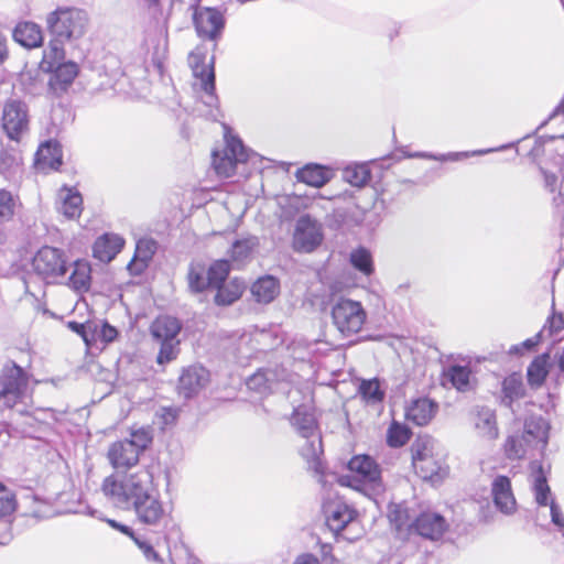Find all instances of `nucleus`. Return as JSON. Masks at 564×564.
<instances>
[{
  "label": "nucleus",
  "mask_w": 564,
  "mask_h": 564,
  "mask_svg": "<svg viewBox=\"0 0 564 564\" xmlns=\"http://www.w3.org/2000/svg\"><path fill=\"white\" fill-rule=\"evenodd\" d=\"M412 528L422 538L437 541L446 532L448 523L442 514L426 511L415 519Z\"/></svg>",
  "instance_id": "20"
},
{
  "label": "nucleus",
  "mask_w": 564,
  "mask_h": 564,
  "mask_svg": "<svg viewBox=\"0 0 564 564\" xmlns=\"http://www.w3.org/2000/svg\"><path fill=\"white\" fill-rule=\"evenodd\" d=\"M291 421L303 438H311V436L318 434L314 414L304 408L295 409Z\"/></svg>",
  "instance_id": "35"
},
{
  "label": "nucleus",
  "mask_w": 564,
  "mask_h": 564,
  "mask_svg": "<svg viewBox=\"0 0 564 564\" xmlns=\"http://www.w3.org/2000/svg\"><path fill=\"white\" fill-rule=\"evenodd\" d=\"M562 324H563V319L561 317L552 318V321L550 322L551 333L558 332L562 327Z\"/></svg>",
  "instance_id": "64"
},
{
  "label": "nucleus",
  "mask_w": 564,
  "mask_h": 564,
  "mask_svg": "<svg viewBox=\"0 0 564 564\" xmlns=\"http://www.w3.org/2000/svg\"><path fill=\"white\" fill-rule=\"evenodd\" d=\"M8 58L7 39L0 33V64Z\"/></svg>",
  "instance_id": "62"
},
{
  "label": "nucleus",
  "mask_w": 564,
  "mask_h": 564,
  "mask_svg": "<svg viewBox=\"0 0 564 564\" xmlns=\"http://www.w3.org/2000/svg\"><path fill=\"white\" fill-rule=\"evenodd\" d=\"M105 521L115 530H118L119 532H121L122 534L129 536L133 542L135 541V539L139 536V534H137L134 532V530L127 525V524H122L113 519H105Z\"/></svg>",
  "instance_id": "57"
},
{
  "label": "nucleus",
  "mask_w": 564,
  "mask_h": 564,
  "mask_svg": "<svg viewBox=\"0 0 564 564\" xmlns=\"http://www.w3.org/2000/svg\"><path fill=\"white\" fill-rule=\"evenodd\" d=\"M17 508L15 495L0 482V518L10 516Z\"/></svg>",
  "instance_id": "52"
},
{
  "label": "nucleus",
  "mask_w": 564,
  "mask_h": 564,
  "mask_svg": "<svg viewBox=\"0 0 564 564\" xmlns=\"http://www.w3.org/2000/svg\"><path fill=\"white\" fill-rule=\"evenodd\" d=\"M181 329V322L170 315H161L153 321L150 333L153 339L161 345L156 357L158 364L164 365L176 358L180 345L177 336Z\"/></svg>",
  "instance_id": "8"
},
{
  "label": "nucleus",
  "mask_w": 564,
  "mask_h": 564,
  "mask_svg": "<svg viewBox=\"0 0 564 564\" xmlns=\"http://www.w3.org/2000/svg\"><path fill=\"white\" fill-rule=\"evenodd\" d=\"M36 162L57 170L62 165L59 145L53 141H46L43 143L36 152Z\"/></svg>",
  "instance_id": "38"
},
{
  "label": "nucleus",
  "mask_w": 564,
  "mask_h": 564,
  "mask_svg": "<svg viewBox=\"0 0 564 564\" xmlns=\"http://www.w3.org/2000/svg\"><path fill=\"white\" fill-rule=\"evenodd\" d=\"M200 87V95L196 101L195 110L199 116L206 117L210 120H217L220 116L219 100L215 94V79H212L210 88L207 82L198 83Z\"/></svg>",
  "instance_id": "25"
},
{
  "label": "nucleus",
  "mask_w": 564,
  "mask_h": 564,
  "mask_svg": "<svg viewBox=\"0 0 564 564\" xmlns=\"http://www.w3.org/2000/svg\"><path fill=\"white\" fill-rule=\"evenodd\" d=\"M406 158L411 159H426V160H433L434 154L429 152H408L405 153Z\"/></svg>",
  "instance_id": "63"
},
{
  "label": "nucleus",
  "mask_w": 564,
  "mask_h": 564,
  "mask_svg": "<svg viewBox=\"0 0 564 564\" xmlns=\"http://www.w3.org/2000/svg\"><path fill=\"white\" fill-rule=\"evenodd\" d=\"M524 395L525 388L520 373L513 372L503 379L500 397V403L502 405L511 409L513 402L522 399Z\"/></svg>",
  "instance_id": "29"
},
{
  "label": "nucleus",
  "mask_w": 564,
  "mask_h": 564,
  "mask_svg": "<svg viewBox=\"0 0 564 564\" xmlns=\"http://www.w3.org/2000/svg\"><path fill=\"white\" fill-rule=\"evenodd\" d=\"M550 514H551V521L552 523L558 529L560 532H562V535L564 536V514L556 501H551L550 505Z\"/></svg>",
  "instance_id": "56"
},
{
  "label": "nucleus",
  "mask_w": 564,
  "mask_h": 564,
  "mask_svg": "<svg viewBox=\"0 0 564 564\" xmlns=\"http://www.w3.org/2000/svg\"><path fill=\"white\" fill-rule=\"evenodd\" d=\"M348 469L359 482L360 490L370 497L380 495L384 490L381 468L369 455H356L348 462Z\"/></svg>",
  "instance_id": "11"
},
{
  "label": "nucleus",
  "mask_w": 564,
  "mask_h": 564,
  "mask_svg": "<svg viewBox=\"0 0 564 564\" xmlns=\"http://www.w3.org/2000/svg\"><path fill=\"white\" fill-rule=\"evenodd\" d=\"M280 292L279 280L272 275L259 278L251 288V293L259 303L272 302Z\"/></svg>",
  "instance_id": "33"
},
{
  "label": "nucleus",
  "mask_w": 564,
  "mask_h": 564,
  "mask_svg": "<svg viewBox=\"0 0 564 564\" xmlns=\"http://www.w3.org/2000/svg\"><path fill=\"white\" fill-rule=\"evenodd\" d=\"M62 199L58 210L67 218L78 217L82 213L83 198L79 193L65 189L59 194Z\"/></svg>",
  "instance_id": "43"
},
{
  "label": "nucleus",
  "mask_w": 564,
  "mask_h": 564,
  "mask_svg": "<svg viewBox=\"0 0 564 564\" xmlns=\"http://www.w3.org/2000/svg\"><path fill=\"white\" fill-rule=\"evenodd\" d=\"M544 180V187L553 195L552 202L555 214L562 218L564 224V161L558 158L552 166H541Z\"/></svg>",
  "instance_id": "15"
},
{
  "label": "nucleus",
  "mask_w": 564,
  "mask_h": 564,
  "mask_svg": "<svg viewBox=\"0 0 564 564\" xmlns=\"http://www.w3.org/2000/svg\"><path fill=\"white\" fill-rule=\"evenodd\" d=\"M333 176L334 172L330 167L315 163L306 164L296 172V178L300 182L317 188L328 183Z\"/></svg>",
  "instance_id": "27"
},
{
  "label": "nucleus",
  "mask_w": 564,
  "mask_h": 564,
  "mask_svg": "<svg viewBox=\"0 0 564 564\" xmlns=\"http://www.w3.org/2000/svg\"><path fill=\"white\" fill-rule=\"evenodd\" d=\"M1 126L10 140L20 141L29 132L28 105L19 99L7 100L2 108Z\"/></svg>",
  "instance_id": "12"
},
{
  "label": "nucleus",
  "mask_w": 564,
  "mask_h": 564,
  "mask_svg": "<svg viewBox=\"0 0 564 564\" xmlns=\"http://www.w3.org/2000/svg\"><path fill=\"white\" fill-rule=\"evenodd\" d=\"M69 327L76 332L77 334H79L83 339L88 344L89 339H88V336H87V333H86V327L84 324H79V323H76V322H70L69 323Z\"/></svg>",
  "instance_id": "61"
},
{
  "label": "nucleus",
  "mask_w": 564,
  "mask_h": 564,
  "mask_svg": "<svg viewBox=\"0 0 564 564\" xmlns=\"http://www.w3.org/2000/svg\"><path fill=\"white\" fill-rule=\"evenodd\" d=\"M413 468L425 480L437 481L445 474V469L434 455L413 464Z\"/></svg>",
  "instance_id": "40"
},
{
  "label": "nucleus",
  "mask_w": 564,
  "mask_h": 564,
  "mask_svg": "<svg viewBox=\"0 0 564 564\" xmlns=\"http://www.w3.org/2000/svg\"><path fill=\"white\" fill-rule=\"evenodd\" d=\"M215 289L217 290L215 295L216 304L225 306L232 304L241 296L245 290V283L238 279H234Z\"/></svg>",
  "instance_id": "37"
},
{
  "label": "nucleus",
  "mask_w": 564,
  "mask_h": 564,
  "mask_svg": "<svg viewBox=\"0 0 564 564\" xmlns=\"http://www.w3.org/2000/svg\"><path fill=\"white\" fill-rule=\"evenodd\" d=\"M563 124L564 123V97L560 101V104L553 109V111L549 115V117L540 123L538 130L542 129L549 123Z\"/></svg>",
  "instance_id": "55"
},
{
  "label": "nucleus",
  "mask_w": 564,
  "mask_h": 564,
  "mask_svg": "<svg viewBox=\"0 0 564 564\" xmlns=\"http://www.w3.org/2000/svg\"><path fill=\"white\" fill-rule=\"evenodd\" d=\"M330 316L335 328L346 338L360 333L367 321V312L362 304L344 296L333 303Z\"/></svg>",
  "instance_id": "6"
},
{
  "label": "nucleus",
  "mask_w": 564,
  "mask_h": 564,
  "mask_svg": "<svg viewBox=\"0 0 564 564\" xmlns=\"http://www.w3.org/2000/svg\"><path fill=\"white\" fill-rule=\"evenodd\" d=\"M209 381V372L202 366H191L178 380V392L188 399L197 394Z\"/></svg>",
  "instance_id": "23"
},
{
  "label": "nucleus",
  "mask_w": 564,
  "mask_h": 564,
  "mask_svg": "<svg viewBox=\"0 0 564 564\" xmlns=\"http://www.w3.org/2000/svg\"><path fill=\"white\" fill-rule=\"evenodd\" d=\"M529 481L531 490L534 496V501L539 507H546L551 501H555L551 488L547 484L546 471L539 460H533L530 464Z\"/></svg>",
  "instance_id": "21"
},
{
  "label": "nucleus",
  "mask_w": 564,
  "mask_h": 564,
  "mask_svg": "<svg viewBox=\"0 0 564 564\" xmlns=\"http://www.w3.org/2000/svg\"><path fill=\"white\" fill-rule=\"evenodd\" d=\"M294 564H321L318 558L312 554H302L296 557Z\"/></svg>",
  "instance_id": "60"
},
{
  "label": "nucleus",
  "mask_w": 564,
  "mask_h": 564,
  "mask_svg": "<svg viewBox=\"0 0 564 564\" xmlns=\"http://www.w3.org/2000/svg\"><path fill=\"white\" fill-rule=\"evenodd\" d=\"M123 238L116 234H105L97 238L93 246V254L101 262H110L122 249Z\"/></svg>",
  "instance_id": "26"
},
{
  "label": "nucleus",
  "mask_w": 564,
  "mask_h": 564,
  "mask_svg": "<svg viewBox=\"0 0 564 564\" xmlns=\"http://www.w3.org/2000/svg\"><path fill=\"white\" fill-rule=\"evenodd\" d=\"M13 39L26 48L39 47L43 42L42 30L36 23L21 22L13 30Z\"/></svg>",
  "instance_id": "31"
},
{
  "label": "nucleus",
  "mask_w": 564,
  "mask_h": 564,
  "mask_svg": "<svg viewBox=\"0 0 564 564\" xmlns=\"http://www.w3.org/2000/svg\"><path fill=\"white\" fill-rule=\"evenodd\" d=\"M550 423L541 415L525 419L523 430L509 435L505 442V454L509 459H522L532 451H544L549 442Z\"/></svg>",
  "instance_id": "4"
},
{
  "label": "nucleus",
  "mask_w": 564,
  "mask_h": 564,
  "mask_svg": "<svg viewBox=\"0 0 564 564\" xmlns=\"http://www.w3.org/2000/svg\"><path fill=\"white\" fill-rule=\"evenodd\" d=\"M259 245L254 236L245 237L236 240L230 249V258L237 263H243L251 257L252 251Z\"/></svg>",
  "instance_id": "42"
},
{
  "label": "nucleus",
  "mask_w": 564,
  "mask_h": 564,
  "mask_svg": "<svg viewBox=\"0 0 564 564\" xmlns=\"http://www.w3.org/2000/svg\"><path fill=\"white\" fill-rule=\"evenodd\" d=\"M469 419L478 437L494 441L499 436L495 410L488 406L476 405L470 410Z\"/></svg>",
  "instance_id": "18"
},
{
  "label": "nucleus",
  "mask_w": 564,
  "mask_h": 564,
  "mask_svg": "<svg viewBox=\"0 0 564 564\" xmlns=\"http://www.w3.org/2000/svg\"><path fill=\"white\" fill-rule=\"evenodd\" d=\"M17 202L12 194L0 189V225L10 221L15 213Z\"/></svg>",
  "instance_id": "50"
},
{
  "label": "nucleus",
  "mask_w": 564,
  "mask_h": 564,
  "mask_svg": "<svg viewBox=\"0 0 564 564\" xmlns=\"http://www.w3.org/2000/svg\"><path fill=\"white\" fill-rule=\"evenodd\" d=\"M550 352L536 356L527 368L528 383L532 389H539L545 382L550 372Z\"/></svg>",
  "instance_id": "32"
},
{
  "label": "nucleus",
  "mask_w": 564,
  "mask_h": 564,
  "mask_svg": "<svg viewBox=\"0 0 564 564\" xmlns=\"http://www.w3.org/2000/svg\"><path fill=\"white\" fill-rule=\"evenodd\" d=\"M544 329L535 334L533 337L525 339L523 343H521V346L523 347V350H532L536 345H539L542 340Z\"/></svg>",
  "instance_id": "59"
},
{
  "label": "nucleus",
  "mask_w": 564,
  "mask_h": 564,
  "mask_svg": "<svg viewBox=\"0 0 564 564\" xmlns=\"http://www.w3.org/2000/svg\"><path fill=\"white\" fill-rule=\"evenodd\" d=\"M118 335V332L117 329L109 325V324H104L101 329H100V337L106 343H110Z\"/></svg>",
  "instance_id": "58"
},
{
  "label": "nucleus",
  "mask_w": 564,
  "mask_h": 564,
  "mask_svg": "<svg viewBox=\"0 0 564 564\" xmlns=\"http://www.w3.org/2000/svg\"><path fill=\"white\" fill-rule=\"evenodd\" d=\"M188 64L197 84L207 82L210 88L212 79H215L214 57H208L204 47H196L188 56Z\"/></svg>",
  "instance_id": "24"
},
{
  "label": "nucleus",
  "mask_w": 564,
  "mask_h": 564,
  "mask_svg": "<svg viewBox=\"0 0 564 564\" xmlns=\"http://www.w3.org/2000/svg\"><path fill=\"white\" fill-rule=\"evenodd\" d=\"M22 170L21 152L13 147L0 150V174L6 178H14Z\"/></svg>",
  "instance_id": "34"
},
{
  "label": "nucleus",
  "mask_w": 564,
  "mask_h": 564,
  "mask_svg": "<svg viewBox=\"0 0 564 564\" xmlns=\"http://www.w3.org/2000/svg\"><path fill=\"white\" fill-rule=\"evenodd\" d=\"M153 435L149 427H140L130 433L129 437L112 442L107 452L109 464L117 469L134 467L140 455L152 444Z\"/></svg>",
  "instance_id": "5"
},
{
  "label": "nucleus",
  "mask_w": 564,
  "mask_h": 564,
  "mask_svg": "<svg viewBox=\"0 0 564 564\" xmlns=\"http://www.w3.org/2000/svg\"><path fill=\"white\" fill-rule=\"evenodd\" d=\"M491 151L492 150H480V151H475V152H448V153H444V154H434L433 160L440 161V162H446V161L456 162V161L467 159L470 155L485 154V153H488Z\"/></svg>",
  "instance_id": "54"
},
{
  "label": "nucleus",
  "mask_w": 564,
  "mask_h": 564,
  "mask_svg": "<svg viewBox=\"0 0 564 564\" xmlns=\"http://www.w3.org/2000/svg\"><path fill=\"white\" fill-rule=\"evenodd\" d=\"M33 272L47 284L64 283L68 271V261L63 250L42 247L32 259Z\"/></svg>",
  "instance_id": "7"
},
{
  "label": "nucleus",
  "mask_w": 564,
  "mask_h": 564,
  "mask_svg": "<svg viewBox=\"0 0 564 564\" xmlns=\"http://www.w3.org/2000/svg\"><path fill=\"white\" fill-rule=\"evenodd\" d=\"M438 411V404L427 397L412 399L405 406V419L417 425H427Z\"/></svg>",
  "instance_id": "22"
},
{
  "label": "nucleus",
  "mask_w": 564,
  "mask_h": 564,
  "mask_svg": "<svg viewBox=\"0 0 564 564\" xmlns=\"http://www.w3.org/2000/svg\"><path fill=\"white\" fill-rule=\"evenodd\" d=\"M0 410L12 409L17 405H23L18 412L25 415V427L21 433L24 436L33 437L35 431L34 423H41L42 419L30 414L26 406L32 401V393L29 390V376L15 362L4 365L0 376Z\"/></svg>",
  "instance_id": "3"
},
{
  "label": "nucleus",
  "mask_w": 564,
  "mask_h": 564,
  "mask_svg": "<svg viewBox=\"0 0 564 564\" xmlns=\"http://www.w3.org/2000/svg\"><path fill=\"white\" fill-rule=\"evenodd\" d=\"M341 176L351 186L362 188L371 180V170L367 163H354L343 170Z\"/></svg>",
  "instance_id": "36"
},
{
  "label": "nucleus",
  "mask_w": 564,
  "mask_h": 564,
  "mask_svg": "<svg viewBox=\"0 0 564 564\" xmlns=\"http://www.w3.org/2000/svg\"><path fill=\"white\" fill-rule=\"evenodd\" d=\"M230 271V264L227 260H219L213 263L208 270H206L210 289L218 288L224 284Z\"/></svg>",
  "instance_id": "49"
},
{
  "label": "nucleus",
  "mask_w": 564,
  "mask_h": 564,
  "mask_svg": "<svg viewBox=\"0 0 564 564\" xmlns=\"http://www.w3.org/2000/svg\"><path fill=\"white\" fill-rule=\"evenodd\" d=\"M187 281L192 292L199 293L206 289H210V283L204 264L192 263L188 269Z\"/></svg>",
  "instance_id": "44"
},
{
  "label": "nucleus",
  "mask_w": 564,
  "mask_h": 564,
  "mask_svg": "<svg viewBox=\"0 0 564 564\" xmlns=\"http://www.w3.org/2000/svg\"><path fill=\"white\" fill-rule=\"evenodd\" d=\"M134 543L148 562L162 563L161 556L155 551L154 545L149 540L139 535L135 539Z\"/></svg>",
  "instance_id": "53"
},
{
  "label": "nucleus",
  "mask_w": 564,
  "mask_h": 564,
  "mask_svg": "<svg viewBox=\"0 0 564 564\" xmlns=\"http://www.w3.org/2000/svg\"><path fill=\"white\" fill-rule=\"evenodd\" d=\"M326 524L336 535L341 534L344 539L352 541L357 536L345 533L346 530L358 525L356 520L357 511L341 500L330 501L324 505Z\"/></svg>",
  "instance_id": "14"
},
{
  "label": "nucleus",
  "mask_w": 564,
  "mask_h": 564,
  "mask_svg": "<svg viewBox=\"0 0 564 564\" xmlns=\"http://www.w3.org/2000/svg\"><path fill=\"white\" fill-rule=\"evenodd\" d=\"M323 240V225L310 215L300 216L292 239L294 251L311 253L322 245Z\"/></svg>",
  "instance_id": "13"
},
{
  "label": "nucleus",
  "mask_w": 564,
  "mask_h": 564,
  "mask_svg": "<svg viewBox=\"0 0 564 564\" xmlns=\"http://www.w3.org/2000/svg\"><path fill=\"white\" fill-rule=\"evenodd\" d=\"M101 491L113 507L133 511L137 521L154 532L162 531L169 523L170 512L154 485L152 471L147 467L109 475L101 484Z\"/></svg>",
  "instance_id": "1"
},
{
  "label": "nucleus",
  "mask_w": 564,
  "mask_h": 564,
  "mask_svg": "<svg viewBox=\"0 0 564 564\" xmlns=\"http://www.w3.org/2000/svg\"><path fill=\"white\" fill-rule=\"evenodd\" d=\"M194 23L200 37L216 41L224 30L225 18L215 8H202L194 15Z\"/></svg>",
  "instance_id": "16"
},
{
  "label": "nucleus",
  "mask_w": 564,
  "mask_h": 564,
  "mask_svg": "<svg viewBox=\"0 0 564 564\" xmlns=\"http://www.w3.org/2000/svg\"><path fill=\"white\" fill-rule=\"evenodd\" d=\"M435 441L430 436L417 437L411 445L412 465L434 455Z\"/></svg>",
  "instance_id": "46"
},
{
  "label": "nucleus",
  "mask_w": 564,
  "mask_h": 564,
  "mask_svg": "<svg viewBox=\"0 0 564 564\" xmlns=\"http://www.w3.org/2000/svg\"><path fill=\"white\" fill-rule=\"evenodd\" d=\"M349 260L351 265L364 275L369 276L375 271L372 256L370 251L364 247L352 250Z\"/></svg>",
  "instance_id": "45"
},
{
  "label": "nucleus",
  "mask_w": 564,
  "mask_h": 564,
  "mask_svg": "<svg viewBox=\"0 0 564 564\" xmlns=\"http://www.w3.org/2000/svg\"><path fill=\"white\" fill-rule=\"evenodd\" d=\"M225 142L223 150L213 151V167L219 176L230 177L239 165L245 164L256 154L245 148L242 141L235 135L226 133Z\"/></svg>",
  "instance_id": "9"
},
{
  "label": "nucleus",
  "mask_w": 564,
  "mask_h": 564,
  "mask_svg": "<svg viewBox=\"0 0 564 564\" xmlns=\"http://www.w3.org/2000/svg\"><path fill=\"white\" fill-rule=\"evenodd\" d=\"M145 6L155 19L153 32H149L145 43L152 46V62L161 65L169 48V12H164L162 0H144Z\"/></svg>",
  "instance_id": "10"
},
{
  "label": "nucleus",
  "mask_w": 564,
  "mask_h": 564,
  "mask_svg": "<svg viewBox=\"0 0 564 564\" xmlns=\"http://www.w3.org/2000/svg\"><path fill=\"white\" fill-rule=\"evenodd\" d=\"M41 67L51 73L47 87L56 96L66 91L78 75L77 64L74 62H64V59L56 63L52 68H47L46 65L44 66L42 61Z\"/></svg>",
  "instance_id": "19"
},
{
  "label": "nucleus",
  "mask_w": 564,
  "mask_h": 564,
  "mask_svg": "<svg viewBox=\"0 0 564 564\" xmlns=\"http://www.w3.org/2000/svg\"><path fill=\"white\" fill-rule=\"evenodd\" d=\"M411 434L406 425L393 421L387 433L388 445L394 448L401 447L410 440Z\"/></svg>",
  "instance_id": "47"
},
{
  "label": "nucleus",
  "mask_w": 564,
  "mask_h": 564,
  "mask_svg": "<svg viewBox=\"0 0 564 564\" xmlns=\"http://www.w3.org/2000/svg\"><path fill=\"white\" fill-rule=\"evenodd\" d=\"M471 371L466 366L455 365L447 369L445 378L458 391L466 392L471 389Z\"/></svg>",
  "instance_id": "41"
},
{
  "label": "nucleus",
  "mask_w": 564,
  "mask_h": 564,
  "mask_svg": "<svg viewBox=\"0 0 564 564\" xmlns=\"http://www.w3.org/2000/svg\"><path fill=\"white\" fill-rule=\"evenodd\" d=\"M282 379V375L275 369H260L248 378L247 387L250 390L264 394L273 391V386Z\"/></svg>",
  "instance_id": "30"
},
{
  "label": "nucleus",
  "mask_w": 564,
  "mask_h": 564,
  "mask_svg": "<svg viewBox=\"0 0 564 564\" xmlns=\"http://www.w3.org/2000/svg\"><path fill=\"white\" fill-rule=\"evenodd\" d=\"M359 392L368 403L372 404L381 402L384 398V391L381 389L378 379L362 380Z\"/></svg>",
  "instance_id": "48"
},
{
  "label": "nucleus",
  "mask_w": 564,
  "mask_h": 564,
  "mask_svg": "<svg viewBox=\"0 0 564 564\" xmlns=\"http://www.w3.org/2000/svg\"><path fill=\"white\" fill-rule=\"evenodd\" d=\"M155 251L156 242L153 239L142 238L137 242L134 259L145 267Z\"/></svg>",
  "instance_id": "51"
},
{
  "label": "nucleus",
  "mask_w": 564,
  "mask_h": 564,
  "mask_svg": "<svg viewBox=\"0 0 564 564\" xmlns=\"http://www.w3.org/2000/svg\"><path fill=\"white\" fill-rule=\"evenodd\" d=\"M490 494L499 512L508 517L517 513V499L512 491L511 480L507 476L499 475L494 478Z\"/></svg>",
  "instance_id": "17"
},
{
  "label": "nucleus",
  "mask_w": 564,
  "mask_h": 564,
  "mask_svg": "<svg viewBox=\"0 0 564 564\" xmlns=\"http://www.w3.org/2000/svg\"><path fill=\"white\" fill-rule=\"evenodd\" d=\"M305 444L301 447L302 457L308 463L310 467L316 473L321 471L319 455L322 454V441L318 434L305 438Z\"/></svg>",
  "instance_id": "39"
},
{
  "label": "nucleus",
  "mask_w": 564,
  "mask_h": 564,
  "mask_svg": "<svg viewBox=\"0 0 564 564\" xmlns=\"http://www.w3.org/2000/svg\"><path fill=\"white\" fill-rule=\"evenodd\" d=\"M47 28L52 36L47 48L43 53V63L47 68L65 58L64 44L80 39L87 29L88 15L85 11L75 8L57 9L46 18Z\"/></svg>",
  "instance_id": "2"
},
{
  "label": "nucleus",
  "mask_w": 564,
  "mask_h": 564,
  "mask_svg": "<svg viewBox=\"0 0 564 564\" xmlns=\"http://www.w3.org/2000/svg\"><path fill=\"white\" fill-rule=\"evenodd\" d=\"M72 272L69 276H65L64 282L78 293L87 292L91 282V268L85 260H76L70 265ZM69 269V265H68Z\"/></svg>",
  "instance_id": "28"
}]
</instances>
